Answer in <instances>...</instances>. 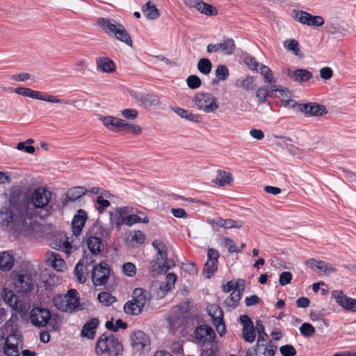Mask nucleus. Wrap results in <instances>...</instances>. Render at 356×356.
Segmentation results:
<instances>
[{
  "instance_id": "48",
  "label": "nucleus",
  "mask_w": 356,
  "mask_h": 356,
  "mask_svg": "<svg viewBox=\"0 0 356 356\" xmlns=\"http://www.w3.org/2000/svg\"><path fill=\"white\" fill-rule=\"evenodd\" d=\"M120 129L134 135H140L142 133V129L139 125L126 122L123 120Z\"/></svg>"
},
{
  "instance_id": "32",
  "label": "nucleus",
  "mask_w": 356,
  "mask_h": 356,
  "mask_svg": "<svg viewBox=\"0 0 356 356\" xmlns=\"http://www.w3.org/2000/svg\"><path fill=\"white\" fill-rule=\"evenodd\" d=\"M142 11L149 19H157L160 15L159 10L150 1L146 3L142 8Z\"/></svg>"
},
{
  "instance_id": "46",
  "label": "nucleus",
  "mask_w": 356,
  "mask_h": 356,
  "mask_svg": "<svg viewBox=\"0 0 356 356\" xmlns=\"http://www.w3.org/2000/svg\"><path fill=\"white\" fill-rule=\"evenodd\" d=\"M242 335L244 340L248 343H252L256 337V332L254 327V325H251V326H245V327H243L242 330Z\"/></svg>"
},
{
  "instance_id": "29",
  "label": "nucleus",
  "mask_w": 356,
  "mask_h": 356,
  "mask_svg": "<svg viewBox=\"0 0 356 356\" xmlns=\"http://www.w3.org/2000/svg\"><path fill=\"white\" fill-rule=\"evenodd\" d=\"M278 97L282 99V104L284 106L294 108L298 104L291 99V92L286 88L280 87Z\"/></svg>"
},
{
  "instance_id": "22",
  "label": "nucleus",
  "mask_w": 356,
  "mask_h": 356,
  "mask_svg": "<svg viewBox=\"0 0 356 356\" xmlns=\"http://www.w3.org/2000/svg\"><path fill=\"white\" fill-rule=\"evenodd\" d=\"M306 264L310 268L316 267L318 270H322L326 275L336 271V268L334 267L321 260L309 259L307 261Z\"/></svg>"
},
{
  "instance_id": "23",
  "label": "nucleus",
  "mask_w": 356,
  "mask_h": 356,
  "mask_svg": "<svg viewBox=\"0 0 356 356\" xmlns=\"http://www.w3.org/2000/svg\"><path fill=\"white\" fill-rule=\"evenodd\" d=\"M99 321L96 318H93L88 321L82 327L81 336L92 339L95 335L96 329L98 325Z\"/></svg>"
},
{
  "instance_id": "4",
  "label": "nucleus",
  "mask_w": 356,
  "mask_h": 356,
  "mask_svg": "<svg viewBox=\"0 0 356 356\" xmlns=\"http://www.w3.org/2000/svg\"><path fill=\"white\" fill-rule=\"evenodd\" d=\"M193 102L199 110L206 113H213L219 108L218 99L209 92L197 93L193 99Z\"/></svg>"
},
{
  "instance_id": "13",
  "label": "nucleus",
  "mask_w": 356,
  "mask_h": 356,
  "mask_svg": "<svg viewBox=\"0 0 356 356\" xmlns=\"http://www.w3.org/2000/svg\"><path fill=\"white\" fill-rule=\"evenodd\" d=\"M207 222L211 226L213 230H218L219 227L224 229H240L243 225V222L241 220L223 219L220 217L209 219Z\"/></svg>"
},
{
  "instance_id": "38",
  "label": "nucleus",
  "mask_w": 356,
  "mask_h": 356,
  "mask_svg": "<svg viewBox=\"0 0 356 356\" xmlns=\"http://www.w3.org/2000/svg\"><path fill=\"white\" fill-rule=\"evenodd\" d=\"M284 46L289 51L293 52L294 55L298 57L302 58L303 54L301 53L299 47L298 42L295 39L286 40L284 42Z\"/></svg>"
},
{
  "instance_id": "54",
  "label": "nucleus",
  "mask_w": 356,
  "mask_h": 356,
  "mask_svg": "<svg viewBox=\"0 0 356 356\" xmlns=\"http://www.w3.org/2000/svg\"><path fill=\"white\" fill-rule=\"evenodd\" d=\"M221 245L225 248H227L229 253H238L241 252V250L236 246L234 241L230 238L225 237L222 238L221 241Z\"/></svg>"
},
{
  "instance_id": "17",
  "label": "nucleus",
  "mask_w": 356,
  "mask_h": 356,
  "mask_svg": "<svg viewBox=\"0 0 356 356\" xmlns=\"http://www.w3.org/2000/svg\"><path fill=\"white\" fill-rule=\"evenodd\" d=\"M88 219L87 213L83 209H79L73 217L72 229L74 236H79Z\"/></svg>"
},
{
  "instance_id": "14",
  "label": "nucleus",
  "mask_w": 356,
  "mask_h": 356,
  "mask_svg": "<svg viewBox=\"0 0 356 356\" xmlns=\"http://www.w3.org/2000/svg\"><path fill=\"white\" fill-rule=\"evenodd\" d=\"M194 335L196 341L200 343H211L216 337L214 330L206 325L197 327Z\"/></svg>"
},
{
  "instance_id": "8",
  "label": "nucleus",
  "mask_w": 356,
  "mask_h": 356,
  "mask_svg": "<svg viewBox=\"0 0 356 356\" xmlns=\"http://www.w3.org/2000/svg\"><path fill=\"white\" fill-rule=\"evenodd\" d=\"M207 310L217 332L221 337L223 336L226 332V327L222 309L218 305L213 304L208 307Z\"/></svg>"
},
{
  "instance_id": "45",
  "label": "nucleus",
  "mask_w": 356,
  "mask_h": 356,
  "mask_svg": "<svg viewBox=\"0 0 356 356\" xmlns=\"http://www.w3.org/2000/svg\"><path fill=\"white\" fill-rule=\"evenodd\" d=\"M66 298H67L65 295H58L54 298V305L60 311L70 312V311H68V305L67 304V300Z\"/></svg>"
},
{
  "instance_id": "15",
  "label": "nucleus",
  "mask_w": 356,
  "mask_h": 356,
  "mask_svg": "<svg viewBox=\"0 0 356 356\" xmlns=\"http://www.w3.org/2000/svg\"><path fill=\"white\" fill-rule=\"evenodd\" d=\"M300 111L309 116H322L327 113L326 108L323 105L315 102L307 104H298Z\"/></svg>"
},
{
  "instance_id": "5",
  "label": "nucleus",
  "mask_w": 356,
  "mask_h": 356,
  "mask_svg": "<svg viewBox=\"0 0 356 356\" xmlns=\"http://www.w3.org/2000/svg\"><path fill=\"white\" fill-rule=\"evenodd\" d=\"M13 284L17 293L28 294L33 289L35 282L30 273L22 270L16 274Z\"/></svg>"
},
{
  "instance_id": "64",
  "label": "nucleus",
  "mask_w": 356,
  "mask_h": 356,
  "mask_svg": "<svg viewBox=\"0 0 356 356\" xmlns=\"http://www.w3.org/2000/svg\"><path fill=\"white\" fill-rule=\"evenodd\" d=\"M277 346L269 341L265 345L264 350L263 352L264 356H274Z\"/></svg>"
},
{
  "instance_id": "44",
  "label": "nucleus",
  "mask_w": 356,
  "mask_h": 356,
  "mask_svg": "<svg viewBox=\"0 0 356 356\" xmlns=\"http://www.w3.org/2000/svg\"><path fill=\"white\" fill-rule=\"evenodd\" d=\"M197 67L200 73L207 75L211 71L212 64L208 58H201L197 63Z\"/></svg>"
},
{
  "instance_id": "10",
  "label": "nucleus",
  "mask_w": 356,
  "mask_h": 356,
  "mask_svg": "<svg viewBox=\"0 0 356 356\" xmlns=\"http://www.w3.org/2000/svg\"><path fill=\"white\" fill-rule=\"evenodd\" d=\"M184 5L189 8H195L197 11L207 16H215L218 14L217 8L202 0H184Z\"/></svg>"
},
{
  "instance_id": "25",
  "label": "nucleus",
  "mask_w": 356,
  "mask_h": 356,
  "mask_svg": "<svg viewBox=\"0 0 356 356\" xmlns=\"http://www.w3.org/2000/svg\"><path fill=\"white\" fill-rule=\"evenodd\" d=\"M13 210L15 213H13L10 209L3 207L1 211L0 218L6 225H8L12 222H15L19 225V213L14 209Z\"/></svg>"
},
{
  "instance_id": "39",
  "label": "nucleus",
  "mask_w": 356,
  "mask_h": 356,
  "mask_svg": "<svg viewBox=\"0 0 356 356\" xmlns=\"http://www.w3.org/2000/svg\"><path fill=\"white\" fill-rule=\"evenodd\" d=\"M143 310L133 299L127 302L124 305V312L129 315H139Z\"/></svg>"
},
{
  "instance_id": "42",
  "label": "nucleus",
  "mask_w": 356,
  "mask_h": 356,
  "mask_svg": "<svg viewBox=\"0 0 356 356\" xmlns=\"http://www.w3.org/2000/svg\"><path fill=\"white\" fill-rule=\"evenodd\" d=\"M15 92L19 95L24 97H29L33 99H42V94L38 91L33 90L30 88L18 87L15 88Z\"/></svg>"
},
{
  "instance_id": "55",
  "label": "nucleus",
  "mask_w": 356,
  "mask_h": 356,
  "mask_svg": "<svg viewBox=\"0 0 356 356\" xmlns=\"http://www.w3.org/2000/svg\"><path fill=\"white\" fill-rule=\"evenodd\" d=\"M300 333L305 337H311L315 334L314 327L309 323H304L300 327Z\"/></svg>"
},
{
  "instance_id": "61",
  "label": "nucleus",
  "mask_w": 356,
  "mask_h": 356,
  "mask_svg": "<svg viewBox=\"0 0 356 356\" xmlns=\"http://www.w3.org/2000/svg\"><path fill=\"white\" fill-rule=\"evenodd\" d=\"M143 101L149 106H157L160 104L159 98L156 95H147L144 97Z\"/></svg>"
},
{
  "instance_id": "60",
  "label": "nucleus",
  "mask_w": 356,
  "mask_h": 356,
  "mask_svg": "<svg viewBox=\"0 0 356 356\" xmlns=\"http://www.w3.org/2000/svg\"><path fill=\"white\" fill-rule=\"evenodd\" d=\"M292 279V274L289 271H284L280 275L279 283L281 286L289 284Z\"/></svg>"
},
{
  "instance_id": "57",
  "label": "nucleus",
  "mask_w": 356,
  "mask_h": 356,
  "mask_svg": "<svg viewBox=\"0 0 356 356\" xmlns=\"http://www.w3.org/2000/svg\"><path fill=\"white\" fill-rule=\"evenodd\" d=\"M186 83L191 89H197L201 86V80L196 75H190L186 79Z\"/></svg>"
},
{
  "instance_id": "27",
  "label": "nucleus",
  "mask_w": 356,
  "mask_h": 356,
  "mask_svg": "<svg viewBox=\"0 0 356 356\" xmlns=\"http://www.w3.org/2000/svg\"><path fill=\"white\" fill-rule=\"evenodd\" d=\"M172 110L179 116L188 121L197 123L201 122L202 121V117L200 115L193 113L190 111L185 110L181 108H174Z\"/></svg>"
},
{
  "instance_id": "35",
  "label": "nucleus",
  "mask_w": 356,
  "mask_h": 356,
  "mask_svg": "<svg viewBox=\"0 0 356 356\" xmlns=\"http://www.w3.org/2000/svg\"><path fill=\"white\" fill-rule=\"evenodd\" d=\"M3 299L12 309L17 310V297L13 291L4 288Z\"/></svg>"
},
{
  "instance_id": "58",
  "label": "nucleus",
  "mask_w": 356,
  "mask_h": 356,
  "mask_svg": "<svg viewBox=\"0 0 356 356\" xmlns=\"http://www.w3.org/2000/svg\"><path fill=\"white\" fill-rule=\"evenodd\" d=\"M280 351L282 356H295L296 350L291 345H284L280 348Z\"/></svg>"
},
{
  "instance_id": "26",
  "label": "nucleus",
  "mask_w": 356,
  "mask_h": 356,
  "mask_svg": "<svg viewBox=\"0 0 356 356\" xmlns=\"http://www.w3.org/2000/svg\"><path fill=\"white\" fill-rule=\"evenodd\" d=\"M88 191L83 187H74L67 191L66 197L63 200V204L66 205L68 202H74L77 199L85 195Z\"/></svg>"
},
{
  "instance_id": "40",
  "label": "nucleus",
  "mask_w": 356,
  "mask_h": 356,
  "mask_svg": "<svg viewBox=\"0 0 356 356\" xmlns=\"http://www.w3.org/2000/svg\"><path fill=\"white\" fill-rule=\"evenodd\" d=\"M259 72L264 77V83H275L276 82V79L272 70L268 66L261 64Z\"/></svg>"
},
{
  "instance_id": "28",
  "label": "nucleus",
  "mask_w": 356,
  "mask_h": 356,
  "mask_svg": "<svg viewBox=\"0 0 356 356\" xmlns=\"http://www.w3.org/2000/svg\"><path fill=\"white\" fill-rule=\"evenodd\" d=\"M14 265V259L12 254L8 252L0 253V270L3 271L10 270Z\"/></svg>"
},
{
  "instance_id": "30",
  "label": "nucleus",
  "mask_w": 356,
  "mask_h": 356,
  "mask_svg": "<svg viewBox=\"0 0 356 356\" xmlns=\"http://www.w3.org/2000/svg\"><path fill=\"white\" fill-rule=\"evenodd\" d=\"M235 86L241 88L246 91L253 90L256 88L255 79L251 76H247L243 79H238Z\"/></svg>"
},
{
  "instance_id": "56",
  "label": "nucleus",
  "mask_w": 356,
  "mask_h": 356,
  "mask_svg": "<svg viewBox=\"0 0 356 356\" xmlns=\"http://www.w3.org/2000/svg\"><path fill=\"white\" fill-rule=\"evenodd\" d=\"M216 77L218 80L225 81L229 75V70L225 65H218L215 72Z\"/></svg>"
},
{
  "instance_id": "12",
  "label": "nucleus",
  "mask_w": 356,
  "mask_h": 356,
  "mask_svg": "<svg viewBox=\"0 0 356 356\" xmlns=\"http://www.w3.org/2000/svg\"><path fill=\"white\" fill-rule=\"evenodd\" d=\"M51 317L48 309L35 307L30 313L31 322L36 327H41L45 326Z\"/></svg>"
},
{
  "instance_id": "62",
  "label": "nucleus",
  "mask_w": 356,
  "mask_h": 356,
  "mask_svg": "<svg viewBox=\"0 0 356 356\" xmlns=\"http://www.w3.org/2000/svg\"><path fill=\"white\" fill-rule=\"evenodd\" d=\"M122 115L128 120H134L138 117V111L134 108H127L121 111Z\"/></svg>"
},
{
  "instance_id": "49",
  "label": "nucleus",
  "mask_w": 356,
  "mask_h": 356,
  "mask_svg": "<svg viewBox=\"0 0 356 356\" xmlns=\"http://www.w3.org/2000/svg\"><path fill=\"white\" fill-rule=\"evenodd\" d=\"M270 95V90L266 86H262L259 87L256 91V97L258 102L260 104H264L266 102L267 97Z\"/></svg>"
},
{
  "instance_id": "21",
  "label": "nucleus",
  "mask_w": 356,
  "mask_h": 356,
  "mask_svg": "<svg viewBox=\"0 0 356 356\" xmlns=\"http://www.w3.org/2000/svg\"><path fill=\"white\" fill-rule=\"evenodd\" d=\"M96 65L102 72L111 74L115 72L116 67L114 62L108 57L101 56L97 58Z\"/></svg>"
},
{
  "instance_id": "53",
  "label": "nucleus",
  "mask_w": 356,
  "mask_h": 356,
  "mask_svg": "<svg viewBox=\"0 0 356 356\" xmlns=\"http://www.w3.org/2000/svg\"><path fill=\"white\" fill-rule=\"evenodd\" d=\"M51 256L54 257V260L52 261L54 268L58 271H63L66 268V264L64 260L60 258L59 255L55 252H53Z\"/></svg>"
},
{
  "instance_id": "9",
  "label": "nucleus",
  "mask_w": 356,
  "mask_h": 356,
  "mask_svg": "<svg viewBox=\"0 0 356 356\" xmlns=\"http://www.w3.org/2000/svg\"><path fill=\"white\" fill-rule=\"evenodd\" d=\"M220 257L219 252L214 248H209L207 251V261L204 266V275L209 279L218 270V261Z\"/></svg>"
},
{
  "instance_id": "19",
  "label": "nucleus",
  "mask_w": 356,
  "mask_h": 356,
  "mask_svg": "<svg viewBox=\"0 0 356 356\" xmlns=\"http://www.w3.org/2000/svg\"><path fill=\"white\" fill-rule=\"evenodd\" d=\"M131 345L136 351H142L149 345L148 337L142 331L135 332L131 338Z\"/></svg>"
},
{
  "instance_id": "43",
  "label": "nucleus",
  "mask_w": 356,
  "mask_h": 356,
  "mask_svg": "<svg viewBox=\"0 0 356 356\" xmlns=\"http://www.w3.org/2000/svg\"><path fill=\"white\" fill-rule=\"evenodd\" d=\"M148 222L149 219L147 216H145L143 218H142L140 216L134 214L129 215L122 218V223L128 226H131L136 222L147 223Z\"/></svg>"
},
{
  "instance_id": "3",
  "label": "nucleus",
  "mask_w": 356,
  "mask_h": 356,
  "mask_svg": "<svg viewBox=\"0 0 356 356\" xmlns=\"http://www.w3.org/2000/svg\"><path fill=\"white\" fill-rule=\"evenodd\" d=\"M123 350L122 343L113 334H102L95 346V353L98 355L107 353L111 356H118Z\"/></svg>"
},
{
  "instance_id": "31",
  "label": "nucleus",
  "mask_w": 356,
  "mask_h": 356,
  "mask_svg": "<svg viewBox=\"0 0 356 356\" xmlns=\"http://www.w3.org/2000/svg\"><path fill=\"white\" fill-rule=\"evenodd\" d=\"M99 120L102 122L106 127L110 129H120L122 124V119L115 118L111 115L101 116Z\"/></svg>"
},
{
  "instance_id": "37",
  "label": "nucleus",
  "mask_w": 356,
  "mask_h": 356,
  "mask_svg": "<svg viewBox=\"0 0 356 356\" xmlns=\"http://www.w3.org/2000/svg\"><path fill=\"white\" fill-rule=\"evenodd\" d=\"M312 77V74L305 69H297L294 70L293 80L296 82H305Z\"/></svg>"
},
{
  "instance_id": "50",
  "label": "nucleus",
  "mask_w": 356,
  "mask_h": 356,
  "mask_svg": "<svg viewBox=\"0 0 356 356\" xmlns=\"http://www.w3.org/2000/svg\"><path fill=\"white\" fill-rule=\"evenodd\" d=\"M99 301L104 306H109L116 301L114 296L107 292H101L98 294Z\"/></svg>"
},
{
  "instance_id": "41",
  "label": "nucleus",
  "mask_w": 356,
  "mask_h": 356,
  "mask_svg": "<svg viewBox=\"0 0 356 356\" xmlns=\"http://www.w3.org/2000/svg\"><path fill=\"white\" fill-rule=\"evenodd\" d=\"M152 246L156 250V257L159 258V260L166 259L168 257L167 248L165 244L163 241H154L152 242Z\"/></svg>"
},
{
  "instance_id": "20",
  "label": "nucleus",
  "mask_w": 356,
  "mask_h": 356,
  "mask_svg": "<svg viewBox=\"0 0 356 356\" xmlns=\"http://www.w3.org/2000/svg\"><path fill=\"white\" fill-rule=\"evenodd\" d=\"M21 216L19 218V226L22 227L27 234L34 236L38 233L42 232V226L37 221H33L32 219L24 218L25 221L20 220Z\"/></svg>"
},
{
  "instance_id": "16",
  "label": "nucleus",
  "mask_w": 356,
  "mask_h": 356,
  "mask_svg": "<svg viewBox=\"0 0 356 356\" xmlns=\"http://www.w3.org/2000/svg\"><path fill=\"white\" fill-rule=\"evenodd\" d=\"M207 50L209 53L222 52L225 54H232L235 51V44L232 39H227L221 43L209 44Z\"/></svg>"
},
{
  "instance_id": "59",
  "label": "nucleus",
  "mask_w": 356,
  "mask_h": 356,
  "mask_svg": "<svg viewBox=\"0 0 356 356\" xmlns=\"http://www.w3.org/2000/svg\"><path fill=\"white\" fill-rule=\"evenodd\" d=\"M122 270L124 273L129 277H133L136 275V266L134 264L131 262H127L124 264L122 266Z\"/></svg>"
},
{
  "instance_id": "2",
  "label": "nucleus",
  "mask_w": 356,
  "mask_h": 356,
  "mask_svg": "<svg viewBox=\"0 0 356 356\" xmlns=\"http://www.w3.org/2000/svg\"><path fill=\"white\" fill-rule=\"evenodd\" d=\"M97 22L106 34L114 37L130 47H133L131 38L124 25L111 18H99Z\"/></svg>"
},
{
  "instance_id": "24",
  "label": "nucleus",
  "mask_w": 356,
  "mask_h": 356,
  "mask_svg": "<svg viewBox=\"0 0 356 356\" xmlns=\"http://www.w3.org/2000/svg\"><path fill=\"white\" fill-rule=\"evenodd\" d=\"M233 181L232 174L225 170H218L216 172V177L213 183L218 186L223 187L230 185Z\"/></svg>"
},
{
  "instance_id": "52",
  "label": "nucleus",
  "mask_w": 356,
  "mask_h": 356,
  "mask_svg": "<svg viewBox=\"0 0 356 356\" xmlns=\"http://www.w3.org/2000/svg\"><path fill=\"white\" fill-rule=\"evenodd\" d=\"M293 17L300 23L308 25L309 20L312 17V15L302 10L293 11Z\"/></svg>"
},
{
  "instance_id": "36",
  "label": "nucleus",
  "mask_w": 356,
  "mask_h": 356,
  "mask_svg": "<svg viewBox=\"0 0 356 356\" xmlns=\"http://www.w3.org/2000/svg\"><path fill=\"white\" fill-rule=\"evenodd\" d=\"M241 299L240 292L232 291L229 296L225 300V304L229 310L236 308Z\"/></svg>"
},
{
  "instance_id": "6",
  "label": "nucleus",
  "mask_w": 356,
  "mask_h": 356,
  "mask_svg": "<svg viewBox=\"0 0 356 356\" xmlns=\"http://www.w3.org/2000/svg\"><path fill=\"white\" fill-rule=\"evenodd\" d=\"M22 347V336L19 331L15 330L7 337L4 353L8 356H18L19 350Z\"/></svg>"
},
{
  "instance_id": "47",
  "label": "nucleus",
  "mask_w": 356,
  "mask_h": 356,
  "mask_svg": "<svg viewBox=\"0 0 356 356\" xmlns=\"http://www.w3.org/2000/svg\"><path fill=\"white\" fill-rule=\"evenodd\" d=\"M160 261L159 258H156V259H154L150 264L149 273L152 277L157 276L159 274L164 273L162 268V264Z\"/></svg>"
},
{
  "instance_id": "34",
  "label": "nucleus",
  "mask_w": 356,
  "mask_h": 356,
  "mask_svg": "<svg viewBox=\"0 0 356 356\" xmlns=\"http://www.w3.org/2000/svg\"><path fill=\"white\" fill-rule=\"evenodd\" d=\"M76 296L77 291L76 289H70L68 291L67 293L65 295L67 298V304L68 305V311H70V312H73L79 306V302Z\"/></svg>"
},
{
  "instance_id": "18",
  "label": "nucleus",
  "mask_w": 356,
  "mask_h": 356,
  "mask_svg": "<svg viewBox=\"0 0 356 356\" xmlns=\"http://www.w3.org/2000/svg\"><path fill=\"white\" fill-rule=\"evenodd\" d=\"M132 299L143 309L149 306L150 302V294L146 290L141 288L135 289L132 293Z\"/></svg>"
},
{
  "instance_id": "51",
  "label": "nucleus",
  "mask_w": 356,
  "mask_h": 356,
  "mask_svg": "<svg viewBox=\"0 0 356 356\" xmlns=\"http://www.w3.org/2000/svg\"><path fill=\"white\" fill-rule=\"evenodd\" d=\"M83 266L82 264H80L79 262L76 265L74 268V275L76 278V280L80 284H83L87 279L88 273H85L83 272Z\"/></svg>"
},
{
  "instance_id": "7",
  "label": "nucleus",
  "mask_w": 356,
  "mask_h": 356,
  "mask_svg": "<svg viewBox=\"0 0 356 356\" xmlns=\"http://www.w3.org/2000/svg\"><path fill=\"white\" fill-rule=\"evenodd\" d=\"M110 277V268L106 262H101L93 267L91 280L96 286L105 285Z\"/></svg>"
},
{
  "instance_id": "63",
  "label": "nucleus",
  "mask_w": 356,
  "mask_h": 356,
  "mask_svg": "<svg viewBox=\"0 0 356 356\" xmlns=\"http://www.w3.org/2000/svg\"><path fill=\"white\" fill-rule=\"evenodd\" d=\"M131 240L137 243L142 244L145 240V235L140 230H136L131 234Z\"/></svg>"
},
{
  "instance_id": "11",
  "label": "nucleus",
  "mask_w": 356,
  "mask_h": 356,
  "mask_svg": "<svg viewBox=\"0 0 356 356\" xmlns=\"http://www.w3.org/2000/svg\"><path fill=\"white\" fill-rule=\"evenodd\" d=\"M332 296L336 302L349 312H356V299L348 297L342 291H334Z\"/></svg>"
},
{
  "instance_id": "33",
  "label": "nucleus",
  "mask_w": 356,
  "mask_h": 356,
  "mask_svg": "<svg viewBox=\"0 0 356 356\" xmlns=\"http://www.w3.org/2000/svg\"><path fill=\"white\" fill-rule=\"evenodd\" d=\"M87 245L90 253H92V254H97L101 252L103 246L101 238L96 236L88 238Z\"/></svg>"
},
{
  "instance_id": "1",
  "label": "nucleus",
  "mask_w": 356,
  "mask_h": 356,
  "mask_svg": "<svg viewBox=\"0 0 356 356\" xmlns=\"http://www.w3.org/2000/svg\"><path fill=\"white\" fill-rule=\"evenodd\" d=\"M52 193L44 187H38L35 189L29 197L19 200L15 193H11L9 202L13 209L19 213L21 220L24 218L32 219L38 215L47 217L54 211L53 206L50 204Z\"/></svg>"
}]
</instances>
